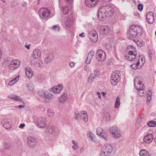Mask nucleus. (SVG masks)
Instances as JSON below:
<instances>
[{
	"instance_id": "obj_1",
	"label": "nucleus",
	"mask_w": 156,
	"mask_h": 156,
	"mask_svg": "<svg viewBox=\"0 0 156 156\" xmlns=\"http://www.w3.org/2000/svg\"><path fill=\"white\" fill-rule=\"evenodd\" d=\"M114 11L113 8L111 6H102L98 13V18L101 20H103L106 16H112L113 15Z\"/></svg>"
},
{
	"instance_id": "obj_2",
	"label": "nucleus",
	"mask_w": 156,
	"mask_h": 156,
	"mask_svg": "<svg viewBox=\"0 0 156 156\" xmlns=\"http://www.w3.org/2000/svg\"><path fill=\"white\" fill-rule=\"evenodd\" d=\"M138 34L140 35L142 34V28L138 25H133L130 27L129 30L128 38L130 39H133L135 38Z\"/></svg>"
},
{
	"instance_id": "obj_3",
	"label": "nucleus",
	"mask_w": 156,
	"mask_h": 156,
	"mask_svg": "<svg viewBox=\"0 0 156 156\" xmlns=\"http://www.w3.org/2000/svg\"><path fill=\"white\" fill-rule=\"evenodd\" d=\"M120 76V72L118 70H115L112 73L111 77V83L113 85H116L119 82Z\"/></svg>"
},
{
	"instance_id": "obj_4",
	"label": "nucleus",
	"mask_w": 156,
	"mask_h": 156,
	"mask_svg": "<svg viewBox=\"0 0 156 156\" xmlns=\"http://www.w3.org/2000/svg\"><path fill=\"white\" fill-rule=\"evenodd\" d=\"M38 95L45 99L46 101L47 100L50 101L54 98V96L46 91L41 90L38 92Z\"/></svg>"
},
{
	"instance_id": "obj_5",
	"label": "nucleus",
	"mask_w": 156,
	"mask_h": 156,
	"mask_svg": "<svg viewBox=\"0 0 156 156\" xmlns=\"http://www.w3.org/2000/svg\"><path fill=\"white\" fill-rule=\"evenodd\" d=\"M110 133L115 138H119L121 136L120 129L115 126H112L110 129Z\"/></svg>"
},
{
	"instance_id": "obj_6",
	"label": "nucleus",
	"mask_w": 156,
	"mask_h": 156,
	"mask_svg": "<svg viewBox=\"0 0 156 156\" xmlns=\"http://www.w3.org/2000/svg\"><path fill=\"white\" fill-rule=\"evenodd\" d=\"M88 36L90 41L93 43H95L98 41V35L96 30L90 31L88 33Z\"/></svg>"
},
{
	"instance_id": "obj_7",
	"label": "nucleus",
	"mask_w": 156,
	"mask_h": 156,
	"mask_svg": "<svg viewBox=\"0 0 156 156\" xmlns=\"http://www.w3.org/2000/svg\"><path fill=\"white\" fill-rule=\"evenodd\" d=\"M34 121L40 128H44L46 126V119L44 117H39L37 119H34Z\"/></svg>"
},
{
	"instance_id": "obj_8",
	"label": "nucleus",
	"mask_w": 156,
	"mask_h": 156,
	"mask_svg": "<svg viewBox=\"0 0 156 156\" xmlns=\"http://www.w3.org/2000/svg\"><path fill=\"white\" fill-rule=\"evenodd\" d=\"M96 59L99 61H103L106 58L105 53L103 50H98L97 51L96 54Z\"/></svg>"
},
{
	"instance_id": "obj_9",
	"label": "nucleus",
	"mask_w": 156,
	"mask_h": 156,
	"mask_svg": "<svg viewBox=\"0 0 156 156\" xmlns=\"http://www.w3.org/2000/svg\"><path fill=\"white\" fill-rule=\"evenodd\" d=\"M39 16L42 19H45L48 17L50 12L49 10L45 8H41L39 11Z\"/></svg>"
},
{
	"instance_id": "obj_10",
	"label": "nucleus",
	"mask_w": 156,
	"mask_h": 156,
	"mask_svg": "<svg viewBox=\"0 0 156 156\" xmlns=\"http://www.w3.org/2000/svg\"><path fill=\"white\" fill-rule=\"evenodd\" d=\"M36 144L37 140L34 137L30 136L27 137V144L29 147L33 148L36 146Z\"/></svg>"
},
{
	"instance_id": "obj_11",
	"label": "nucleus",
	"mask_w": 156,
	"mask_h": 156,
	"mask_svg": "<svg viewBox=\"0 0 156 156\" xmlns=\"http://www.w3.org/2000/svg\"><path fill=\"white\" fill-rule=\"evenodd\" d=\"M1 124L6 129H10L12 126L11 120L9 118H5L1 121Z\"/></svg>"
},
{
	"instance_id": "obj_12",
	"label": "nucleus",
	"mask_w": 156,
	"mask_h": 156,
	"mask_svg": "<svg viewBox=\"0 0 156 156\" xmlns=\"http://www.w3.org/2000/svg\"><path fill=\"white\" fill-rule=\"evenodd\" d=\"M134 84L135 87L137 90L145 88L144 84L140 81V78L139 77L135 78L134 81Z\"/></svg>"
},
{
	"instance_id": "obj_13",
	"label": "nucleus",
	"mask_w": 156,
	"mask_h": 156,
	"mask_svg": "<svg viewBox=\"0 0 156 156\" xmlns=\"http://www.w3.org/2000/svg\"><path fill=\"white\" fill-rule=\"evenodd\" d=\"M20 62L18 59L12 60L8 66L9 68H17L20 66Z\"/></svg>"
},
{
	"instance_id": "obj_14",
	"label": "nucleus",
	"mask_w": 156,
	"mask_h": 156,
	"mask_svg": "<svg viewBox=\"0 0 156 156\" xmlns=\"http://www.w3.org/2000/svg\"><path fill=\"white\" fill-rule=\"evenodd\" d=\"M140 61H141V63L142 65H143L145 63V58H143V55H140L139 59H138V61H137L136 63L135 62L134 63L130 65V67L131 68H134V67H136L137 66L140 64Z\"/></svg>"
},
{
	"instance_id": "obj_15",
	"label": "nucleus",
	"mask_w": 156,
	"mask_h": 156,
	"mask_svg": "<svg viewBox=\"0 0 156 156\" xmlns=\"http://www.w3.org/2000/svg\"><path fill=\"white\" fill-rule=\"evenodd\" d=\"M97 133L98 135L101 136L105 138V140H107V135L104 130L101 128H98L97 130Z\"/></svg>"
},
{
	"instance_id": "obj_16",
	"label": "nucleus",
	"mask_w": 156,
	"mask_h": 156,
	"mask_svg": "<svg viewBox=\"0 0 156 156\" xmlns=\"http://www.w3.org/2000/svg\"><path fill=\"white\" fill-rule=\"evenodd\" d=\"M146 19L149 23H153L154 22V15L153 13L151 12H148L146 15Z\"/></svg>"
},
{
	"instance_id": "obj_17",
	"label": "nucleus",
	"mask_w": 156,
	"mask_h": 156,
	"mask_svg": "<svg viewBox=\"0 0 156 156\" xmlns=\"http://www.w3.org/2000/svg\"><path fill=\"white\" fill-rule=\"evenodd\" d=\"M136 52L129 51L128 55L126 56L127 59L129 61H133L135 59Z\"/></svg>"
},
{
	"instance_id": "obj_18",
	"label": "nucleus",
	"mask_w": 156,
	"mask_h": 156,
	"mask_svg": "<svg viewBox=\"0 0 156 156\" xmlns=\"http://www.w3.org/2000/svg\"><path fill=\"white\" fill-rule=\"evenodd\" d=\"M85 4L89 7H94L98 3V0H85Z\"/></svg>"
},
{
	"instance_id": "obj_19",
	"label": "nucleus",
	"mask_w": 156,
	"mask_h": 156,
	"mask_svg": "<svg viewBox=\"0 0 156 156\" xmlns=\"http://www.w3.org/2000/svg\"><path fill=\"white\" fill-rule=\"evenodd\" d=\"M154 137L152 134H149L144 136L143 140L147 144H150L152 141Z\"/></svg>"
},
{
	"instance_id": "obj_20",
	"label": "nucleus",
	"mask_w": 156,
	"mask_h": 156,
	"mask_svg": "<svg viewBox=\"0 0 156 156\" xmlns=\"http://www.w3.org/2000/svg\"><path fill=\"white\" fill-rule=\"evenodd\" d=\"M41 52L39 49H35L33 51L32 57L34 58H38L41 56Z\"/></svg>"
},
{
	"instance_id": "obj_21",
	"label": "nucleus",
	"mask_w": 156,
	"mask_h": 156,
	"mask_svg": "<svg viewBox=\"0 0 156 156\" xmlns=\"http://www.w3.org/2000/svg\"><path fill=\"white\" fill-rule=\"evenodd\" d=\"M74 20L73 18L70 17H68L65 20V24L68 27H71L73 24Z\"/></svg>"
},
{
	"instance_id": "obj_22",
	"label": "nucleus",
	"mask_w": 156,
	"mask_h": 156,
	"mask_svg": "<svg viewBox=\"0 0 156 156\" xmlns=\"http://www.w3.org/2000/svg\"><path fill=\"white\" fill-rule=\"evenodd\" d=\"M104 147V150L109 154L112 151L113 148L111 144H106L105 145Z\"/></svg>"
},
{
	"instance_id": "obj_23",
	"label": "nucleus",
	"mask_w": 156,
	"mask_h": 156,
	"mask_svg": "<svg viewBox=\"0 0 156 156\" xmlns=\"http://www.w3.org/2000/svg\"><path fill=\"white\" fill-rule=\"evenodd\" d=\"M63 87L62 84H59L56 86H54L53 87L52 90L53 92L55 93H59L62 90Z\"/></svg>"
},
{
	"instance_id": "obj_24",
	"label": "nucleus",
	"mask_w": 156,
	"mask_h": 156,
	"mask_svg": "<svg viewBox=\"0 0 156 156\" xmlns=\"http://www.w3.org/2000/svg\"><path fill=\"white\" fill-rule=\"evenodd\" d=\"M8 98L16 101H22V99L20 97L14 94H11L9 95L8 96Z\"/></svg>"
},
{
	"instance_id": "obj_25",
	"label": "nucleus",
	"mask_w": 156,
	"mask_h": 156,
	"mask_svg": "<svg viewBox=\"0 0 156 156\" xmlns=\"http://www.w3.org/2000/svg\"><path fill=\"white\" fill-rule=\"evenodd\" d=\"M80 115L83 121L85 122H87L88 121L87 112L85 111H82L80 112Z\"/></svg>"
},
{
	"instance_id": "obj_26",
	"label": "nucleus",
	"mask_w": 156,
	"mask_h": 156,
	"mask_svg": "<svg viewBox=\"0 0 156 156\" xmlns=\"http://www.w3.org/2000/svg\"><path fill=\"white\" fill-rule=\"evenodd\" d=\"M101 32L103 34L106 35L109 32L108 27L106 26H103L101 28Z\"/></svg>"
},
{
	"instance_id": "obj_27",
	"label": "nucleus",
	"mask_w": 156,
	"mask_h": 156,
	"mask_svg": "<svg viewBox=\"0 0 156 156\" xmlns=\"http://www.w3.org/2000/svg\"><path fill=\"white\" fill-rule=\"evenodd\" d=\"M25 73L27 77L29 78H31L34 74V73L31 69H26Z\"/></svg>"
},
{
	"instance_id": "obj_28",
	"label": "nucleus",
	"mask_w": 156,
	"mask_h": 156,
	"mask_svg": "<svg viewBox=\"0 0 156 156\" xmlns=\"http://www.w3.org/2000/svg\"><path fill=\"white\" fill-rule=\"evenodd\" d=\"M26 85L27 87L29 90L30 91H33L34 90V86L30 81H28Z\"/></svg>"
},
{
	"instance_id": "obj_29",
	"label": "nucleus",
	"mask_w": 156,
	"mask_h": 156,
	"mask_svg": "<svg viewBox=\"0 0 156 156\" xmlns=\"http://www.w3.org/2000/svg\"><path fill=\"white\" fill-rule=\"evenodd\" d=\"M140 156H149V152L146 150L144 149L141 150L140 151Z\"/></svg>"
},
{
	"instance_id": "obj_30",
	"label": "nucleus",
	"mask_w": 156,
	"mask_h": 156,
	"mask_svg": "<svg viewBox=\"0 0 156 156\" xmlns=\"http://www.w3.org/2000/svg\"><path fill=\"white\" fill-rule=\"evenodd\" d=\"M53 59V56L51 55H49L47 57H46L44 59V62L46 64H48L49 62H51Z\"/></svg>"
},
{
	"instance_id": "obj_31",
	"label": "nucleus",
	"mask_w": 156,
	"mask_h": 156,
	"mask_svg": "<svg viewBox=\"0 0 156 156\" xmlns=\"http://www.w3.org/2000/svg\"><path fill=\"white\" fill-rule=\"evenodd\" d=\"M20 77L19 76H17L15 78H14L9 83V85L10 86H11L14 84L16 82H17L18 80H19Z\"/></svg>"
},
{
	"instance_id": "obj_32",
	"label": "nucleus",
	"mask_w": 156,
	"mask_h": 156,
	"mask_svg": "<svg viewBox=\"0 0 156 156\" xmlns=\"http://www.w3.org/2000/svg\"><path fill=\"white\" fill-rule=\"evenodd\" d=\"M147 94L148 96H147V104H149L151 99V91L150 90H149L147 93Z\"/></svg>"
},
{
	"instance_id": "obj_33",
	"label": "nucleus",
	"mask_w": 156,
	"mask_h": 156,
	"mask_svg": "<svg viewBox=\"0 0 156 156\" xmlns=\"http://www.w3.org/2000/svg\"><path fill=\"white\" fill-rule=\"evenodd\" d=\"M94 79L95 77L93 75V74L91 73L88 77V83L90 84H91L94 81Z\"/></svg>"
},
{
	"instance_id": "obj_34",
	"label": "nucleus",
	"mask_w": 156,
	"mask_h": 156,
	"mask_svg": "<svg viewBox=\"0 0 156 156\" xmlns=\"http://www.w3.org/2000/svg\"><path fill=\"white\" fill-rule=\"evenodd\" d=\"M144 89H141L137 90H138V94L140 96H144L145 94L146 91L144 90Z\"/></svg>"
},
{
	"instance_id": "obj_35",
	"label": "nucleus",
	"mask_w": 156,
	"mask_h": 156,
	"mask_svg": "<svg viewBox=\"0 0 156 156\" xmlns=\"http://www.w3.org/2000/svg\"><path fill=\"white\" fill-rule=\"evenodd\" d=\"M44 79L41 74H39L37 75V80L39 83H41L44 81Z\"/></svg>"
},
{
	"instance_id": "obj_36",
	"label": "nucleus",
	"mask_w": 156,
	"mask_h": 156,
	"mask_svg": "<svg viewBox=\"0 0 156 156\" xmlns=\"http://www.w3.org/2000/svg\"><path fill=\"white\" fill-rule=\"evenodd\" d=\"M120 105V99L119 97H117L115 103V108H116L119 107Z\"/></svg>"
},
{
	"instance_id": "obj_37",
	"label": "nucleus",
	"mask_w": 156,
	"mask_h": 156,
	"mask_svg": "<svg viewBox=\"0 0 156 156\" xmlns=\"http://www.w3.org/2000/svg\"><path fill=\"white\" fill-rule=\"evenodd\" d=\"M47 114L48 116L51 117L54 115V112L53 110L51 109H49L47 111Z\"/></svg>"
},
{
	"instance_id": "obj_38",
	"label": "nucleus",
	"mask_w": 156,
	"mask_h": 156,
	"mask_svg": "<svg viewBox=\"0 0 156 156\" xmlns=\"http://www.w3.org/2000/svg\"><path fill=\"white\" fill-rule=\"evenodd\" d=\"M148 126L151 127H153L156 126V122L154 121H151L147 122Z\"/></svg>"
},
{
	"instance_id": "obj_39",
	"label": "nucleus",
	"mask_w": 156,
	"mask_h": 156,
	"mask_svg": "<svg viewBox=\"0 0 156 156\" xmlns=\"http://www.w3.org/2000/svg\"><path fill=\"white\" fill-rule=\"evenodd\" d=\"M87 135L89 140L90 139L91 141L94 140V135L92 133L88 132L87 133Z\"/></svg>"
},
{
	"instance_id": "obj_40",
	"label": "nucleus",
	"mask_w": 156,
	"mask_h": 156,
	"mask_svg": "<svg viewBox=\"0 0 156 156\" xmlns=\"http://www.w3.org/2000/svg\"><path fill=\"white\" fill-rule=\"evenodd\" d=\"M69 9L67 6H64L63 7L62 10L64 14H66L69 12Z\"/></svg>"
},
{
	"instance_id": "obj_41",
	"label": "nucleus",
	"mask_w": 156,
	"mask_h": 156,
	"mask_svg": "<svg viewBox=\"0 0 156 156\" xmlns=\"http://www.w3.org/2000/svg\"><path fill=\"white\" fill-rule=\"evenodd\" d=\"M93 74V75L94 76L96 77L97 76H98L99 75H100V73L99 71V70H98V69H96L95 70H94L93 73H92Z\"/></svg>"
},
{
	"instance_id": "obj_42",
	"label": "nucleus",
	"mask_w": 156,
	"mask_h": 156,
	"mask_svg": "<svg viewBox=\"0 0 156 156\" xmlns=\"http://www.w3.org/2000/svg\"><path fill=\"white\" fill-rule=\"evenodd\" d=\"M109 154L105 151L104 150L101 151L99 156H108Z\"/></svg>"
},
{
	"instance_id": "obj_43",
	"label": "nucleus",
	"mask_w": 156,
	"mask_h": 156,
	"mask_svg": "<svg viewBox=\"0 0 156 156\" xmlns=\"http://www.w3.org/2000/svg\"><path fill=\"white\" fill-rule=\"evenodd\" d=\"M53 129L51 127H47L46 129V131L49 134H50L52 133L53 132Z\"/></svg>"
},
{
	"instance_id": "obj_44",
	"label": "nucleus",
	"mask_w": 156,
	"mask_h": 156,
	"mask_svg": "<svg viewBox=\"0 0 156 156\" xmlns=\"http://www.w3.org/2000/svg\"><path fill=\"white\" fill-rule=\"evenodd\" d=\"M3 146L4 149L6 150L9 149L10 147V144L8 143H4Z\"/></svg>"
},
{
	"instance_id": "obj_45",
	"label": "nucleus",
	"mask_w": 156,
	"mask_h": 156,
	"mask_svg": "<svg viewBox=\"0 0 156 156\" xmlns=\"http://www.w3.org/2000/svg\"><path fill=\"white\" fill-rule=\"evenodd\" d=\"M66 100L64 99H62V98H59V99L58 100V104L59 105H62V104H63Z\"/></svg>"
},
{
	"instance_id": "obj_46",
	"label": "nucleus",
	"mask_w": 156,
	"mask_h": 156,
	"mask_svg": "<svg viewBox=\"0 0 156 156\" xmlns=\"http://www.w3.org/2000/svg\"><path fill=\"white\" fill-rule=\"evenodd\" d=\"M74 119H78L79 117L80 116L78 112L77 111H75L74 114Z\"/></svg>"
},
{
	"instance_id": "obj_47",
	"label": "nucleus",
	"mask_w": 156,
	"mask_h": 156,
	"mask_svg": "<svg viewBox=\"0 0 156 156\" xmlns=\"http://www.w3.org/2000/svg\"><path fill=\"white\" fill-rule=\"evenodd\" d=\"M94 55V53L93 51H90L88 54L87 56L92 58Z\"/></svg>"
},
{
	"instance_id": "obj_48",
	"label": "nucleus",
	"mask_w": 156,
	"mask_h": 156,
	"mask_svg": "<svg viewBox=\"0 0 156 156\" xmlns=\"http://www.w3.org/2000/svg\"><path fill=\"white\" fill-rule=\"evenodd\" d=\"M59 98H62V99H64L66 100L67 98V94H66L65 92L63 93L61 97Z\"/></svg>"
},
{
	"instance_id": "obj_49",
	"label": "nucleus",
	"mask_w": 156,
	"mask_h": 156,
	"mask_svg": "<svg viewBox=\"0 0 156 156\" xmlns=\"http://www.w3.org/2000/svg\"><path fill=\"white\" fill-rule=\"evenodd\" d=\"M92 58L90 57H88L87 56V57L86 59V60L85 61V62L86 64H88L90 63L91 60L92 59Z\"/></svg>"
},
{
	"instance_id": "obj_50",
	"label": "nucleus",
	"mask_w": 156,
	"mask_h": 156,
	"mask_svg": "<svg viewBox=\"0 0 156 156\" xmlns=\"http://www.w3.org/2000/svg\"><path fill=\"white\" fill-rule=\"evenodd\" d=\"M53 29L55 31H59L60 30L59 27L57 25L54 26L53 27Z\"/></svg>"
},
{
	"instance_id": "obj_51",
	"label": "nucleus",
	"mask_w": 156,
	"mask_h": 156,
	"mask_svg": "<svg viewBox=\"0 0 156 156\" xmlns=\"http://www.w3.org/2000/svg\"><path fill=\"white\" fill-rule=\"evenodd\" d=\"M138 9L139 10H142L143 9V5L141 4H139L138 5Z\"/></svg>"
},
{
	"instance_id": "obj_52",
	"label": "nucleus",
	"mask_w": 156,
	"mask_h": 156,
	"mask_svg": "<svg viewBox=\"0 0 156 156\" xmlns=\"http://www.w3.org/2000/svg\"><path fill=\"white\" fill-rule=\"evenodd\" d=\"M78 146L77 145H74L73 146H72V148L74 150H76L78 148Z\"/></svg>"
},
{
	"instance_id": "obj_53",
	"label": "nucleus",
	"mask_w": 156,
	"mask_h": 156,
	"mask_svg": "<svg viewBox=\"0 0 156 156\" xmlns=\"http://www.w3.org/2000/svg\"><path fill=\"white\" fill-rule=\"evenodd\" d=\"M25 126V124L24 123H21L20 124V126H19V127L22 129Z\"/></svg>"
},
{
	"instance_id": "obj_54",
	"label": "nucleus",
	"mask_w": 156,
	"mask_h": 156,
	"mask_svg": "<svg viewBox=\"0 0 156 156\" xmlns=\"http://www.w3.org/2000/svg\"><path fill=\"white\" fill-rule=\"evenodd\" d=\"M69 65L71 67H73L74 66V63L73 62L69 63Z\"/></svg>"
},
{
	"instance_id": "obj_55",
	"label": "nucleus",
	"mask_w": 156,
	"mask_h": 156,
	"mask_svg": "<svg viewBox=\"0 0 156 156\" xmlns=\"http://www.w3.org/2000/svg\"><path fill=\"white\" fill-rule=\"evenodd\" d=\"M142 117H139L137 118L136 122L137 123H139L141 120Z\"/></svg>"
},
{
	"instance_id": "obj_56",
	"label": "nucleus",
	"mask_w": 156,
	"mask_h": 156,
	"mask_svg": "<svg viewBox=\"0 0 156 156\" xmlns=\"http://www.w3.org/2000/svg\"><path fill=\"white\" fill-rule=\"evenodd\" d=\"M129 51H131L133 52H133H136V48L134 47V50L133 48L132 49V48H131L129 50Z\"/></svg>"
},
{
	"instance_id": "obj_57",
	"label": "nucleus",
	"mask_w": 156,
	"mask_h": 156,
	"mask_svg": "<svg viewBox=\"0 0 156 156\" xmlns=\"http://www.w3.org/2000/svg\"><path fill=\"white\" fill-rule=\"evenodd\" d=\"M30 44H29V45L25 44V47L27 48L28 50H29L30 49Z\"/></svg>"
},
{
	"instance_id": "obj_58",
	"label": "nucleus",
	"mask_w": 156,
	"mask_h": 156,
	"mask_svg": "<svg viewBox=\"0 0 156 156\" xmlns=\"http://www.w3.org/2000/svg\"><path fill=\"white\" fill-rule=\"evenodd\" d=\"M65 1L66 3L68 4L71 3L72 2V0H65Z\"/></svg>"
},
{
	"instance_id": "obj_59",
	"label": "nucleus",
	"mask_w": 156,
	"mask_h": 156,
	"mask_svg": "<svg viewBox=\"0 0 156 156\" xmlns=\"http://www.w3.org/2000/svg\"><path fill=\"white\" fill-rule=\"evenodd\" d=\"M79 36L80 37H84L85 36L84 35V33H82L81 34H79Z\"/></svg>"
},
{
	"instance_id": "obj_60",
	"label": "nucleus",
	"mask_w": 156,
	"mask_h": 156,
	"mask_svg": "<svg viewBox=\"0 0 156 156\" xmlns=\"http://www.w3.org/2000/svg\"><path fill=\"white\" fill-rule=\"evenodd\" d=\"M131 48H132V49L133 48V49H134V47H133L132 45H129L127 47V49L129 50Z\"/></svg>"
},
{
	"instance_id": "obj_61",
	"label": "nucleus",
	"mask_w": 156,
	"mask_h": 156,
	"mask_svg": "<svg viewBox=\"0 0 156 156\" xmlns=\"http://www.w3.org/2000/svg\"><path fill=\"white\" fill-rule=\"evenodd\" d=\"M27 5V3L26 2H23V4H22V6L23 7H25Z\"/></svg>"
},
{
	"instance_id": "obj_62",
	"label": "nucleus",
	"mask_w": 156,
	"mask_h": 156,
	"mask_svg": "<svg viewBox=\"0 0 156 156\" xmlns=\"http://www.w3.org/2000/svg\"><path fill=\"white\" fill-rule=\"evenodd\" d=\"M106 117L107 119L109 120L110 119V116L109 115H106Z\"/></svg>"
},
{
	"instance_id": "obj_63",
	"label": "nucleus",
	"mask_w": 156,
	"mask_h": 156,
	"mask_svg": "<svg viewBox=\"0 0 156 156\" xmlns=\"http://www.w3.org/2000/svg\"><path fill=\"white\" fill-rule=\"evenodd\" d=\"M97 94L98 95V97L99 98H101V96L100 95L101 93L99 92H97Z\"/></svg>"
},
{
	"instance_id": "obj_64",
	"label": "nucleus",
	"mask_w": 156,
	"mask_h": 156,
	"mask_svg": "<svg viewBox=\"0 0 156 156\" xmlns=\"http://www.w3.org/2000/svg\"><path fill=\"white\" fill-rule=\"evenodd\" d=\"M72 143L74 145H77V143L74 140H72Z\"/></svg>"
}]
</instances>
